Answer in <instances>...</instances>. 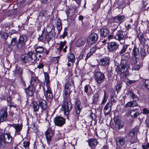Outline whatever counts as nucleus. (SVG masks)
Segmentation results:
<instances>
[{
	"instance_id": "obj_58",
	"label": "nucleus",
	"mask_w": 149,
	"mask_h": 149,
	"mask_svg": "<svg viewBox=\"0 0 149 149\" xmlns=\"http://www.w3.org/2000/svg\"><path fill=\"white\" fill-rule=\"evenodd\" d=\"M122 85L121 84H119L116 87V90L117 93L119 92L120 91L121 87H122Z\"/></svg>"
},
{
	"instance_id": "obj_11",
	"label": "nucleus",
	"mask_w": 149,
	"mask_h": 149,
	"mask_svg": "<svg viewBox=\"0 0 149 149\" xmlns=\"http://www.w3.org/2000/svg\"><path fill=\"white\" fill-rule=\"evenodd\" d=\"M14 72L13 75L18 76L19 77L22 76L23 73V69L18 65H16L15 69L13 71Z\"/></svg>"
},
{
	"instance_id": "obj_2",
	"label": "nucleus",
	"mask_w": 149,
	"mask_h": 149,
	"mask_svg": "<svg viewBox=\"0 0 149 149\" xmlns=\"http://www.w3.org/2000/svg\"><path fill=\"white\" fill-rule=\"evenodd\" d=\"M36 59V54L32 51L29 52L27 54L22 55L20 58L21 61L23 63H28L30 65L35 63Z\"/></svg>"
},
{
	"instance_id": "obj_45",
	"label": "nucleus",
	"mask_w": 149,
	"mask_h": 149,
	"mask_svg": "<svg viewBox=\"0 0 149 149\" xmlns=\"http://www.w3.org/2000/svg\"><path fill=\"white\" fill-rule=\"evenodd\" d=\"M61 22V20L60 19L58 20V24H57V29L58 31H60L62 29Z\"/></svg>"
},
{
	"instance_id": "obj_51",
	"label": "nucleus",
	"mask_w": 149,
	"mask_h": 149,
	"mask_svg": "<svg viewBox=\"0 0 149 149\" xmlns=\"http://www.w3.org/2000/svg\"><path fill=\"white\" fill-rule=\"evenodd\" d=\"M117 45L115 42H111L108 44V47H116Z\"/></svg>"
},
{
	"instance_id": "obj_1",
	"label": "nucleus",
	"mask_w": 149,
	"mask_h": 149,
	"mask_svg": "<svg viewBox=\"0 0 149 149\" xmlns=\"http://www.w3.org/2000/svg\"><path fill=\"white\" fill-rule=\"evenodd\" d=\"M74 87V81L71 80V82L67 81L65 84L63 91V101L62 107L65 114L68 115L72 109V104L71 102L70 95L72 92L71 90V85Z\"/></svg>"
},
{
	"instance_id": "obj_6",
	"label": "nucleus",
	"mask_w": 149,
	"mask_h": 149,
	"mask_svg": "<svg viewBox=\"0 0 149 149\" xmlns=\"http://www.w3.org/2000/svg\"><path fill=\"white\" fill-rule=\"evenodd\" d=\"M54 122L55 125L62 127L65 124V120L62 117L56 116L54 118Z\"/></svg>"
},
{
	"instance_id": "obj_53",
	"label": "nucleus",
	"mask_w": 149,
	"mask_h": 149,
	"mask_svg": "<svg viewBox=\"0 0 149 149\" xmlns=\"http://www.w3.org/2000/svg\"><path fill=\"white\" fill-rule=\"evenodd\" d=\"M143 113L145 114H147L149 113V110L147 108H145L142 109Z\"/></svg>"
},
{
	"instance_id": "obj_16",
	"label": "nucleus",
	"mask_w": 149,
	"mask_h": 149,
	"mask_svg": "<svg viewBox=\"0 0 149 149\" xmlns=\"http://www.w3.org/2000/svg\"><path fill=\"white\" fill-rule=\"evenodd\" d=\"M129 67V65L125 63L121 65V67H117L116 68V71L118 73L120 74L122 72H124L125 69V70H127Z\"/></svg>"
},
{
	"instance_id": "obj_63",
	"label": "nucleus",
	"mask_w": 149,
	"mask_h": 149,
	"mask_svg": "<svg viewBox=\"0 0 149 149\" xmlns=\"http://www.w3.org/2000/svg\"><path fill=\"white\" fill-rule=\"evenodd\" d=\"M45 75V79H49V76L48 73L47 72H45L44 73Z\"/></svg>"
},
{
	"instance_id": "obj_10",
	"label": "nucleus",
	"mask_w": 149,
	"mask_h": 149,
	"mask_svg": "<svg viewBox=\"0 0 149 149\" xmlns=\"http://www.w3.org/2000/svg\"><path fill=\"white\" fill-rule=\"evenodd\" d=\"M82 108L80 100H76L75 102L74 110L78 115H79Z\"/></svg>"
},
{
	"instance_id": "obj_14",
	"label": "nucleus",
	"mask_w": 149,
	"mask_h": 149,
	"mask_svg": "<svg viewBox=\"0 0 149 149\" xmlns=\"http://www.w3.org/2000/svg\"><path fill=\"white\" fill-rule=\"evenodd\" d=\"M38 102L39 106L42 109V112L47 109V105L45 100L42 99H40L38 100Z\"/></svg>"
},
{
	"instance_id": "obj_21",
	"label": "nucleus",
	"mask_w": 149,
	"mask_h": 149,
	"mask_svg": "<svg viewBox=\"0 0 149 149\" xmlns=\"http://www.w3.org/2000/svg\"><path fill=\"white\" fill-rule=\"evenodd\" d=\"M116 143L117 145L119 147L123 146L125 143L124 138L122 137H117L116 139Z\"/></svg>"
},
{
	"instance_id": "obj_28",
	"label": "nucleus",
	"mask_w": 149,
	"mask_h": 149,
	"mask_svg": "<svg viewBox=\"0 0 149 149\" xmlns=\"http://www.w3.org/2000/svg\"><path fill=\"white\" fill-rule=\"evenodd\" d=\"M132 54L136 58H139L140 57V54L139 48L137 47H134L133 50Z\"/></svg>"
},
{
	"instance_id": "obj_44",
	"label": "nucleus",
	"mask_w": 149,
	"mask_h": 149,
	"mask_svg": "<svg viewBox=\"0 0 149 149\" xmlns=\"http://www.w3.org/2000/svg\"><path fill=\"white\" fill-rule=\"evenodd\" d=\"M138 37L141 41H142L144 43L145 39L144 38L143 35L142 33H139L138 34Z\"/></svg>"
},
{
	"instance_id": "obj_3",
	"label": "nucleus",
	"mask_w": 149,
	"mask_h": 149,
	"mask_svg": "<svg viewBox=\"0 0 149 149\" xmlns=\"http://www.w3.org/2000/svg\"><path fill=\"white\" fill-rule=\"evenodd\" d=\"M12 137L9 133L3 134L0 133V146L2 148L4 147L6 143H10L12 141Z\"/></svg>"
},
{
	"instance_id": "obj_26",
	"label": "nucleus",
	"mask_w": 149,
	"mask_h": 149,
	"mask_svg": "<svg viewBox=\"0 0 149 149\" xmlns=\"http://www.w3.org/2000/svg\"><path fill=\"white\" fill-rule=\"evenodd\" d=\"M31 106L33 109L34 112H36L38 111L40 107L37 102L32 101L31 104Z\"/></svg>"
},
{
	"instance_id": "obj_39",
	"label": "nucleus",
	"mask_w": 149,
	"mask_h": 149,
	"mask_svg": "<svg viewBox=\"0 0 149 149\" xmlns=\"http://www.w3.org/2000/svg\"><path fill=\"white\" fill-rule=\"evenodd\" d=\"M8 105L10 107H15L13 106V103L12 102V98L9 96L7 99Z\"/></svg>"
},
{
	"instance_id": "obj_59",
	"label": "nucleus",
	"mask_w": 149,
	"mask_h": 149,
	"mask_svg": "<svg viewBox=\"0 0 149 149\" xmlns=\"http://www.w3.org/2000/svg\"><path fill=\"white\" fill-rule=\"evenodd\" d=\"M136 81V80H132L128 79L127 80V82L129 84H131L135 83Z\"/></svg>"
},
{
	"instance_id": "obj_7",
	"label": "nucleus",
	"mask_w": 149,
	"mask_h": 149,
	"mask_svg": "<svg viewBox=\"0 0 149 149\" xmlns=\"http://www.w3.org/2000/svg\"><path fill=\"white\" fill-rule=\"evenodd\" d=\"M7 109V107H3L1 109L0 113V121L3 122L6 121L8 116Z\"/></svg>"
},
{
	"instance_id": "obj_46",
	"label": "nucleus",
	"mask_w": 149,
	"mask_h": 149,
	"mask_svg": "<svg viewBox=\"0 0 149 149\" xmlns=\"http://www.w3.org/2000/svg\"><path fill=\"white\" fill-rule=\"evenodd\" d=\"M56 139L57 140L63 138L64 136L63 134L60 133L59 131H58V133L56 134Z\"/></svg>"
},
{
	"instance_id": "obj_55",
	"label": "nucleus",
	"mask_w": 149,
	"mask_h": 149,
	"mask_svg": "<svg viewBox=\"0 0 149 149\" xmlns=\"http://www.w3.org/2000/svg\"><path fill=\"white\" fill-rule=\"evenodd\" d=\"M129 55L128 54L126 55H124L122 56V59L123 60H125L126 61H128L129 59Z\"/></svg>"
},
{
	"instance_id": "obj_40",
	"label": "nucleus",
	"mask_w": 149,
	"mask_h": 149,
	"mask_svg": "<svg viewBox=\"0 0 149 149\" xmlns=\"http://www.w3.org/2000/svg\"><path fill=\"white\" fill-rule=\"evenodd\" d=\"M143 86L149 91V80H146L143 83Z\"/></svg>"
},
{
	"instance_id": "obj_62",
	"label": "nucleus",
	"mask_w": 149,
	"mask_h": 149,
	"mask_svg": "<svg viewBox=\"0 0 149 149\" xmlns=\"http://www.w3.org/2000/svg\"><path fill=\"white\" fill-rule=\"evenodd\" d=\"M93 54L89 52V53H88L86 55V58L85 59V60L86 61Z\"/></svg>"
},
{
	"instance_id": "obj_49",
	"label": "nucleus",
	"mask_w": 149,
	"mask_h": 149,
	"mask_svg": "<svg viewBox=\"0 0 149 149\" xmlns=\"http://www.w3.org/2000/svg\"><path fill=\"white\" fill-rule=\"evenodd\" d=\"M45 82L46 83V86L47 88L50 87V81L49 79H45Z\"/></svg>"
},
{
	"instance_id": "obj_36",
	"label": "nucleus",
	"mask_w": 149,
	"mask_h": 149,
	"mask_svg": "<svg viewBox=\"0 0 149 149\" xmlns=\"http://www.w3.org/2000/svg\"><path fill=\"white\" fill-rule=\"evenodd\" d=\"M99 100V94L97 93H95L93 96V102L95 103L98 102Z\"/></svg>"
},
{
	"instance_id": "obj_20",
	"label": "nucleus",
	"mask_w": 149,
	"mask_h": 149,
	"mask_svg": "<svg viewBox=\"0 0 149 149\" xmlns=\"http://www.w3.org/2000/svg\"><path fill=\"white\" fill-rule=\"evenodd\" d=\"M45 97L48 100H51L53 98V96L51 87L47 88Z\"/></svg>"
},
{
	"instance_id": "obj_30",
	"label": "nucleus",
	"mask_w": 149,
	"mask_h": 149,
	"mask_svg": "<svg viewBox=\"0 0 149 149\" xmlns=\"http://www.w3.org/2000/svg\"><path fill=\"white\" fill-rule=\"evenodd\" d=\"M138 104L137 103L135 100L130 101L127 102L125 106L126 108H128L131 107H134L136 106Z\"/></svg>"
},
{
	"instance_id": "obj_4",
	"label": "nucleus",
	"mask_w": 149,
	"mask_h": 149,
	"mask_svg": "<svg viewBox=\"0 0 149 149\" xmlns=\"http://www.w3.org/2000/svg\"><path fill=\"white\" fill-rule=\"evenodd\" d=\"M54 134V127L53 129L51 127H49L47 130L45 132V137L49 144L52 141Z\"/></svg>"
},
{
	"instance_id": "obj_61",
	"label": "nucleus",
	"mask_w": 149,
	"mask_h": 149,
	"mask_svg": "<svg viewBox=\"0 0 149 149\" xmlns=\"http://www.w3.org/2000/svg\"><path fill=\"white\" fill-rule=\"evenodd\" d=\"M96 49L95 47H92L90 49V52L92 54H93L95 52Z\"/></svg>"
},
{
	"instance_id": "obj_19",
	"label": "nucleus",
	"mask_w": 149,
	"mask_h": 149,
	"mask_svg": "<svg viewBox=\"0 0 149 149\" xmlns=\"http://www.w3.org/2000/svg\"><path fill=\"white\" fill-rule=\"evenodd\" d=\"M114 38L116 40L119 41L123 40L124 35L123 32L121 31H118L114 36Z\"/></svg>"
},
{
	"instance_id": "obj_34",
	"label": "nucleus",
	"mask_w": 149,
	"mask_h": 149,
	"mask_svg": "<svg viewBox=\"0 0 149 149\" xmlns=\"http://www.w3.org/2000/svg\"><path fill=\"white\" fill-rule=\"evenodd\" d=\"M60 57L59 56H58L52 58L51 59V62L58 65V61Z\"/></svg>"
},
{
	"instance_id": "obj_25",
	"label": "nucleus",
	"mask_w": 149,
	"mask_h": 149,
	"mask_svg": "<svg viewBox=\"0 0 149 149\" xmlns=\"http://www.w3.org/2000/svg\"><path fill=\"white\" fill-rule=\"evenodd\" d=\"M89 145L92 148L96 146L98 143V142L97 139L95 138H91L89 139L88 141Z\"/></svg>"
},
{
	"instance_id": "obj_8",
	"label": "nucleus",
	"mask_w": 149,
	"mask_h": 149,
	"mask_svg": "<svg viewBox=\"0 0 149 149\" xmlns=\"http://www.w3.org/2000/svg\"><path fill=\"white\" fill-rule=\"evenodd\" d=\"M31 85V86L36 88V86L39 84L40 86V88L41 82H40L38 79L37 77L36 76L32 75L31 80L30 82Z\"/></svg>"
},
{
	"instance_id": "obj_54",
	"label": "nucleus",
	"mask_w": 149,
	"mask_h": 149,
	"mask_svg": "<svg viewBox=\"0 0 149 149\" xmlns=\"http://www.w3.org/2000/svg\"><path fill=\"white\" fill-rule=\"evenodd\" d=\"M30 143L29 141H25L23 142V146L25 148L29 147Z\"/></svg>"
},
{
	"instance_id": "obj_47",
	"label": "nucleus",
	"mask_w": 149,
	"mask_h": 149,
	"mask_svg": "<svg viewBox=\"0 0 149 149\" xmlns=\"http://www.w3.org/2000/svg\"><path fill=\"white\" fill-rule=\"evenodd\" d=\"M36 51L37 53H41L44 52V49L43 47H37Z\"/></svg>"
},
{
	"instance_id": "obj_33",
	"label": "nucleus",
	"mask_w": 149,
	"mask_h": 149,
	"mask_svg": "<svg viewBox=\"0 0 149 149\" xmlns=\"http://www.w3.org/2000/svg\"><path fill=\"white\" fill-rule=\"evenodd\" d=\"M124 72H122L120 73V77L121 78H125L127 76L129 75V71L125 69Z\"/></svg>"
},
{
	"instance_id": "obj_48",
	"label": "nucleus",
	"mask_w": 149,
	"mask_h": 149,
	"mask_svg": "<svg viewBox=\"0 0 149 149\" xmlns=\"http://www.w3.org/2000/svg\"><path fill=\"white\" fill-rule=\"evenodd\" d=\"M16 37H14L12 39L10 43V45L12 46H15L17 44Z\"/></svg>"
},
{
	"instance_id": "obj_50",
	"label": "nucleus",
	"mask_w": 149,
	"mask_h": 149,
	"mask_svg": "<svg viewBox=\"0 0 149 149\" xmlns=\"http://www.w3.org/2000/svg\"><path fill=\"white\" fill-rule=\"evenodd\" d=\"M108 97L106 96V93L105 91H104V98L103 99L102 103L104 104L107 101V99Z\"/></svg>"
},
{
	"instance_id": "obj_18",
	"label": "nucleus",
	"mask_w": 149,
	"mask_h": 149,
	"mask_svg": "<svg viewBox=\"0 0 149 149\" xmlns=\"http://www.w3.org/2000/svg\"><path fill=\"white\" fill-rule=\"evenodd\" d=\"M26 41V38L25 36H20L17 43V47H22L24 46Z\"/></svg>"
},
{
	"instance_id": "obj_43",
	"label": "nucleus",
	"mask_w": 149,
	"mask_h": 149,
	"mask_svg": "<svg viewBox=\"0 0 149 149\" xmlns=\"http://www.w3.org/2000/svg\"><path fill=\"white\" fill-rule=\"evenodd\" d=\"M89 118L90 119V120L92 122V120H95L96 119V115L94 113H91L90 115H89Z\"/></svg>"
},
{
	"instance_id": "obj_9",
	"label": "nucleus",
	"mask_w": 149,
	"mask_h": 149,
	"mask_svg": "<svg viewBox=\"0 0 149 149\" xmlns=\"http://www.w3.org/2000/svg\"><path fill=\"white\" fill-rule=\"evenodd\" d=\"M98 36L96 33H93L89 36L88 39V42L89 44L91 45L94 43L97 40Z\"/></svg>"
},
{
	"instance_id": "obj_5",
	"label": "nucleus",
	"mask_w": 149,
	"mask_h": 149,
	"mask_svg": "<svg viewBox=\"0 0 149 149\" xmlns=\"http://www.w3.org/2000/svg\"><path fill=\"white\" fill-rule=\"evenodd\" d=\"M105 78L104 74L100 72H97L95 75L96 81L98 84H101L104 82Z\"/></svg>"
},
{
	"instance_id": "obj_31",
	"label": "nucleus",
	"mask_w": 149,
	"mask_h": 149,
	"mask_svg": "<svg viewBox=\"0 0 149 149\" xmlns=\"http://www.w3.org/2000/svg\"><path fill=\"white\" fill-rule=\"evenodd\" d=\"M75 12V7H72V8L70 9L68 11L66 12V13L68 16H71L74 14Z\"/></svg>"
},
{
	"instance_id": "obj_32",
	"label": "nucleus",
	"mask_w": 149,
	"mask_h": 149,
	"mask_svg": "<svg viewBox=\"0 0 149 149\" xmlns=\"http://www.w3.org/2000/svg\"><path fill=\"white\" fill-rule=\"evenodd\" d=\"M131 116L132 118L137 117L140 113L135 110H132L130 112Z\"/></svg>"
},
{
	"instance_id": "obj_52",
	"label": "nucleus",
	"mask_w": 149,
	"mask_h": 149,
	"mask_svg": "<svg viewBox=\"0 0 149 149\" xmlns=\"http://www.w3.org/2000/svg\"><path fill=\"white\" fill-rule=\"evenodd\" d=\"M141 67V66L139 65H136L132 67V70H139Z\"/></svg>"
},
{
	"instance_id": "obj_41",
	"label": "nucleus",
	"mask_w": 149,
	"mask_h": 149,
	"mask_svg": "<svg viewBox=\"0 0 149 149\" xmlns=\"http://www.w3.org/2000/svg\"><path fill=\"white\" fill-rule=\"evenodd\" d=\"M129 95H130V97L132 98H133L134 100H135V101H136V100H139V99L138 97H137L136 95L133 93L132 92H130L129 93Z\"/></svg>"
},
{
	"instance_id": "obj_37",
	"label": "nucleus",
	"mask_w": 149,
	"mask_h": 149,
	"mask_svg": "<svg viewBox=\"0 0 149 149\" xmlns=\"http://www.w3.org/2000/svg\"><path fill=\"white\" fill-rule=\"evenodd\" d=\"M86 42L85 40L82 38L79 39L77 42V47H80L84 45Z\"/></svg>"
},
{
	"instance_id": "obj_17",
	"label": "nucleus",
	"mask_w": 149,
	"mask_h": 149,
	"mask_svg": "<svg viewBox=\"0 0 149 149\" xmlns=\"http://www.w3.org/2000/svg\"><path fill=\"white\" fill-rule=\"evenodd\" d=\"M125 20V17L124 15L114 17L113 19V22L116 23L118 25Z\"/></svg>"
},
{
	"instance_id": "obj_64",
	"label": "nucleus",
	"mask_w": 149,
	"mask_h": 149,
	"mask_svg": "<svg viewBox=\"0 0 149 149\" xmlns=\"http://www.w3.org/2000/svg\"><path fill=\"white\" fill-rule=\"evenodd\" d=\"M114 121L115 123L117 122H118L120 121V120L119 118V117L118 116H116L114 117Z\"/></svg>"
},
{
	"instance_id": "obj_24",
	"label": "nucleus",
	"mask_w": 149,
	"mask_h": 149,
	"mask_svg": "<svg viewBox=\"0 0 149 149\" xmlns=\"http://www.w3.org/2000/svg\"><path fill=\"white\" fill-rule=\"evenodd\" d=\"M22 124H15L14 128L15 129V133L16 134H20V132L22 130Z\"/></svg>"
},
{
	"instance_id": "obj_22",
	"label": "nucleus",
	"mask_w": 149,
	"mask_h": 149,
	"mask_svg": "<svg viewBox=\"0 0 149 149\" xmlns=\"http://www.w3.org/2000/svg\"><path fill=\"white\" fill-rule=\"evenodd\" d=\"M39 40L41 41L46 40L47 41H49L51 39L49 34L47 33H43L41 36L38 38Z\"/></svg>"
},
{
	"instance_id": "obj_57",
	"label": "nucleus",
	"mask_w": 149,
	"mask_h": 149,
	"mask_svg": "<svg viewBox=\"0 0 149 149\" xmlns=\"http://www.w3.org/2000/svg\"><path fill=\"white\" fill-rule=\"evenodd\" d=\"M20 78V82L21 84L22 85L24 86H25L26 84L24 81L22 79V76L19 77Z\"/></svg>"
},
{
	"instance_id": "obj_38",
	"label": "nucleus",
	"mask_w": 149,
	"mask_h": 149,
	"mask_svg": "<svg viewBox=\"0 0 149 149\" xmlns=\"http://www.w3.org/2000/svg\"><path fill=\"white\" fill-rule=\"evenodd\" d=\"M116 127L119 130L120 129L122 128L123 126V123L122 122L120 121L118 122H117V123H115Z\"/></svg>"
},
{
	"instance_id": "obj_15",
	"label": "nucleus",
	"mask_w": 149,
	"mask_h": 149,
	"mask_svg": "<svg viewBox=\"0 0 149 149\" xmlns=\"http://www.w3.org/2000/svg\"><path fill=\"white\" fill-rule=\"evenodd\" d=\"M36 91V88L31 85L25 89V91L26 94L29 96H32Z\"/></svg>"
},
{
	"instance_id": "obj_56",
	"label": "nucleus",
	"mask_w": 149,
	"mask_h": 149,
	"mask_svg": "<svg viewBox=\"0 0 149 149\" xmlns=\"http://www.w3.org/2000/svg\"><path fill=\"white\" fill-rule=\"evenodd\" d=\"M137 58H136L135 57V58H133L131 59V63L132 64H135L136 63L137 61L136 60V59Z\"/></svg>"
},
{
	"instance_id": "obj_27",
	"label": "nucleus",
	"mask_w": 149,
	"mask_h": 149,
	"mask_svg": "<svg viewBox=\"0 0 149 149\" xmlns=\"http://www.w3.org/2000/svg\"><path fill=\"white\" fill-rule=\"evenodd\" d=\"M67 58L69 62H70L72 63H74L75 62V57L73 54L70 53L67 55Z\"/></svg>"
},
{
	"instance_id": "obj_60",
	"label": "nucleus",
	"mask_w": 149,
	"mask_h": 149,
	"mask_svg": "<svg viewBox=\"0 0 149 149\" xmlns=\"http://www.w3.org/2000/svg\"><path fill=\"white\" fill-rule=\"evenodd\" d=\"M20 2H25L29 4L31 3L33 0H19Z\"/></svg>"
},
{
	"instance_id": "obj_35",
	"label": "nucleus",
	"mask_w": 149,
	"mask_h": 149,
	"mask_svg": "<svg viewBox=\"0 0 149 149\" xmlns=\"http://www.w3.org/2000/svg\"><path fill=\"white\" fill-rule=\"evenodd\" d=\"M8 36V34L4 32H0V37L3 39L6 40L7 39Z\"/></svg>"
},
{
	"instance_id": "obj_13",
	"label": "nucleus",
	"mask_w": 149,
	"mask_h": 149,
	"mask_svg": "<svg viewBox=\"0 0 149 149\" xmlns=\"http://www.w3.org/2000/svg\"><path fill=\"white\" fill-rule=\"evenodd\" d=\"M112 106L111 102H109L107 103L103 109L104 113L105 115H107L109 114L111 111Z\"/></svg>"
},
{
	"instance_id": "obj_29",
	"label": "nucleus",
	"mask_w": 149,
	"mask_h": 149,
	"mask_svg": "<svg viewBox=\"0 0 149 149\" xmlns=\"http://www.w3.org/2000/svg\"><path fill=\"white\" fill-rule=\"evenodd\" d=\"M109 32V30L107 29H102L100 30V35L103 37L107 36Z\"/></svg>"
},
{
	"instance_id": "obj_12",
	"label": "nucleus",
	"mask_w": 149,
	"mask_h": 149,
	"mask_svg": "<svg viewBox=\"0 0 149 149\" xmlns=\"http://www.w3.org/2000/svg\"><path fill=\"white\" fill-rule=\"evenodd\" d=\"M110 58L108 56H104L101 58L99 62L100 65L103 66L109 65V64Z\"/></svg>"
},
{
	"instance_id": "obj_42",
	"label": "nucleus",
	"mask_w": 149,
	"mask_h": 149,
	"mask_svg": "<svg viewBox=\"0 0 149 149\" xmlns=\"http://www.w3.org/2000/svg\"><path fill=\"white\" fill-rule=\"evenodd\" d=\"M137 131L136 128L133 129L129 132V135L131 137H132L135 135L136 132Z\"/></svg>"
},
{
	"instance_id": "obj_23",
	"label": "nucleus",
	"mask_w": 149,
	"mask_h": 149,
	"mask_svg": "<svg viewBox=\"0 0 149 149\" xmlns=\"http://www.w3.org/2000/svg\"><path fill=\"white\" fill-rule=\"evenodd\" d=\"M84 92L88 96L91 95L93 93V90L91 86L89 85H86L85 86Z\"/></svg>"
}]
</instances>
